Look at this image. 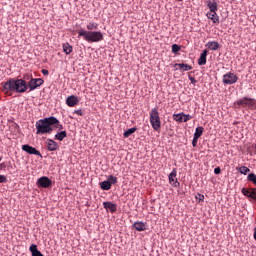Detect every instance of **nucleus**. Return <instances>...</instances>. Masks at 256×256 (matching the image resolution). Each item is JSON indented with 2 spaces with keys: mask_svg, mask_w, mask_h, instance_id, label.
Segmentation results:
<instances>
[{
  "mask_svg": "<svg viewBox=\"0 0 256 256\" xmlns=\"http://www.w3.org/2000/svg\"><path fill=\"white\" fill-rule=\"evenodd\" d=\"M36 135H51L53 127L58 131H63V124L56 117L43 118L36 122Z\"/></svg>",
  "mask_w": 256,
  "mask_h": 256,
  "instance_id": "1",
  "label": "nucleus"
},
{
  "mask_svg": "<svg viewBox=\"0 0 256 256\" xmlns=\"http://www.w3.org/2000/svg\"><path fill=\"white\" fill-rule=\"evenodd\" d=\"M29 79H31L29 74L25 75L24 79L10 78L7 82L2 83V91L5 95H9L11 91H14L15 93H25L27 89H29V86L27 85Z\"/></svg>",
  "mask_w": 256,
  "mask_h": 256,
  "instance_id": "2",
  "label": "nucleus"
},
{
  "mask_svg": "<svg viewBox=\"0 0 256 256\" xmlns=\"http://www.w3.org/2000/svg\"><path fill=\"white\" fill-rule=\"evenodd\" d=\"M81 37H83L84 41H87V43H99L105 39L101 31H87L83 29L78 31V38Z\"/></svg>",
  "mask_w": 256,
  "mask_h": 256,
  "instance_id": "3",
  "label": "nucleus"
},
{
  "mask_svg": "<svg viewBox=\"0 0 256 256\" xmlns=\"http://www.w3.org/2000/svg\"><path fill=\"white\" fill-rule=\"evenodd\" d=\"M150 125L154 131L161 129V117L159 116V110L157 108H152L150 111Z\"/></svg>",
  "mask_w": 256,
  "mask_h": 256,
  "instance_id": "4",
  "label": "nucleus"
},
{
  "mask_svg": "<svg viewBox=\"0 0 256 256\" xmlns=\"http://www.w3.org/2000/svg\"><path fill=\"white\" fill-rule=\"evenodd\" d=\"M238 107H248L249 109H256V100L254 98L243 97L235 102Z\"/></svg>",
  "mask_w": 256,
  "mask_h": 256,
  "instance_id": "5",
  "label": "nucleus"
},
{
  "mask_svg": "<svg viewBox=\"0 0 256 256\" xmlns=\"http://www.w3.org/2000/svg\"><path fill=\"white\" fill-rule=\"evenodd\" d=\"M239 81V76L233 72H227L222 77V83L224 85H235Z\"/></svg>",
  "mask_w": 256,
  "mask_h": 256,
  "instance_id": "6",
  "label": "nucleus"
},
{
  "mask_svg": "<svg viewBox=\"0 0 256 256\" xmlns=\"http://www.w3.org/2000/svg\"><path fill=\"white\" fill-rule=\"evenodd\" d=\"M45 81L42 78H31L28 82L29 91H35L37 87H41Z\"/></svg>",
  "mask_w": 256,
  "mask_h": 256,
  "instance_id": "7",
  "label": "nucleus"
},
{
  "mask_svg": "<svg viewBox=\"0 0 256 256\" xmlns=\"http://www.w3.org/2000/svg\"><path fill=\"white\" fill-rule=\"evenodd\" d=\"M37 185L38 187H42V189H49L51 185H53V182L49 177L47 176H42L37 180Z\"/></svg>",
  "mask_w": 256,
  "mask_h": 256,
  "instance_id": "8",
  "label": "nucleus"
},
{
  "mask_svg": "<svg viewBox=\"0 0 256 256\" xmlns=\"http://www.w3.org/2000/svg\"><path fill=\"white\" fill-rule=\"evenodd\" d=\"M242 195L244 197H248V199L251 201H256V188H242L241 189Z\"/></svg>",
  "mask_w": 256,
  "mask_h": 256,
  "instance_id": "9",
  "label": "nucleus"
},
{
  "mask_svg": "<svg viewBox=\"0 0 256 256\" xmlns=\"http://www.w3.org/2000/svg\"><path fill=\"white\" fill-rule=\"evenodd\" d=\"M22 151H25L26 153H28V155H36L37 157H42L41 152H39L37 148L29 144L22 145Z\"/></svg>",
  "mask_w": 256,
  "mask_h": 256,
  "instance_id": "10",
  "label": "nucleus"
},
{
  "mask_svg": "<svg viewBox=\"0 0 256 256\" xmlns=\"http://www.w3.org/2000/svg\"><path fill=\"white\" fill-rule=\"evenodd\" d=\"M169 183L172 187H180L181 183L177 180V169H173L172 172L168 176Z\"/></svg>",
  "mask_w": 256,
  "mask_h": 256,
  "instance_id": "11",
  "label": "nucleus"
},
{
  "mask_svg": "<svg viewBox=\"0 0 256 256\" xmlns=\"http://www.w3.org/2000/svg\"><path fill=\"white\" fill-rule=\"evenodd\" d=\"M46 147L48 151H57V149H59V144H57V142H55L53 139H47Z\"/></svg>",
  "mask_w": 256,
  "mask_h": 256,
  "instance_id": "12",
  "label": "nucleus"
},
{
  "mask_svg": "<svg viewBox=\"0 0 256 256\" xmlns=\"http://www.w3.org/2000/svg\"><path fill=\"white\" fill-rule=\"evenodd\" d=\"M66 105H68V107H75V105H79V98L75 95L69 96L66 99Z\"/></svg>",
  "mask_w": 256,
  "mask_h": 256,
  "instance_id": "13",
  "label": "nucleus"
},
{
  "mask_svg": "<svg viewBox=\"0 0 256 256\" xmlns=\"http://www.w3.org/2000/svg\"><path fill=\"white\" fill-rule=\"evenodd\" d=\"M103 207L110 213H115V211H117V204L113 202H103Z\"/></svg>",
  "mask_w": 256,
  "mask_h": 256,
  "instance_id": "14",
  "label": "nucleus"
},
{
  "mask_svg": "<svg viewBox=\"0 0 256 256\" xmlns=\"http://www.w3.org/2000/svg\"><path fill=\"white\" fill-rule=\"evenodd\" d=\"M206 3H207L208 9H210L209 13H214V12L218 11L217 1H215V0H208Z\"/></svg>",
  "mask_w": 256,
  "mask_h": 256,
  "instance_id": "15",
  "label": "nucleus"
},
{
  "mask_svg": "<svg viewBox=\"0 0 256 256\" xmlns=\"http://www.w3.org/2000/svg\"><path fill=\"white\" fill-rule=\"evenodd\" d=\"M174 69H180V71H191V69H193V66L189 65V64H183V63H176L174 65Z\"/></svg>",
  "mask_w": 256,
  "mask_h": 256,
  "instance_id": "16",
  "label": "nucleus"
},
{
  "mask_svg": "<svg viewBox=\"0 0 256 256\" xmlns=\"http://www.w3.org/2000/svg\"><path fill=\"white\" fill-rule=\"evenodd\" d=\"M206 17L211 19L212 23L215 25H219V16L217 15V12H207Z\"/></svg>",
  "mask_w": 256,
  "mask_h": 256,
  "instance_id": "17",
  "label": "nucleus"
},
{
  "mask_svg": "<svg viewBox=\"0 0 256 256\" xmlns=\"http://www.w3.org/2000/svg\"><path fill=\"white\" fill-rule=\"evenodd\" d=\"M207 53H209V51L207 50H203V52L201 53L199 59H198V65H207Z\"/></svg>",
  "mask_w": 256,
  "mask_h": 256,
  "instance_id": "18",
  "label": "nucleus"
},
{
  "mask_svg": "<svg viewBox=\"0 0 256 256\" xmlns=\"http://www.w3.org/2000/svg\"><path fill=\"white\" fill-rule=\"evenodd\" d=\"M205 47H207L208 49H210V51H217V49H219V42L217 41H209Z\"/></svg>",
  "mask_w": 256,
  "mask_h": 256,
  "instance_id": "19",
  "label": "nucleus"
},
{
  "mask_svg": "<svg viewBox=\"0 0 256 256\" xmlns=\"http://www.w3.org/2000/svg\"><path fill=\"white\" fill-rule=\"evenodd\" d=\"M133 227L134 229H136V231H145V229H147V224L139 221V222H135L133 224Z\"/></svg>",
  "mask_w": 256,
  "mask_h": 256,
  "instance_id": "20",
  "label": "nucleus"
},
{
  "mask_svg": "<svg viewBox=\"0 0 256 256\" xmlns=\"http://www.w3.org/2000/svg\"><path fill=\"white\" fill-rule=\"evenodd\" d=\"M29 251L32 253V256H45L39 249H37V245L32 244L29 248Z\"/></svg>",
  "mask_w": 256,
  "mask_h": 256,
  "instance_id": "21",
  "label": "nucleus"
},
{
  "mask_svg": "<svg viewBox=\"0 0 256 256\" xmlns=\"http://www.w3.org/2000/svg\"><path fill=\"white\" fill-rule=\"evenodd\" d=\"M63 51L66 55H71V53H73V46L69 43H65L63 44Z\"/></svg>",
  "mask_w": 256,
  "mask_h": 256,
  "instance_id": "22",
  "label": "nucleus"
},
{
  "mask_svg": "<svg viewBox=\"0 0 256 256\" xmlns=\"http://www.w3.org/2000/svg\"><path fill=\"white\" fill-rule=\"evenodd\" d=\"M65 137H67V131H60L54 136V139H56V141H63Z\"/></svg>",
  "mask_w": 256,
  "mask_h": 256,
  "instance_id": "23",
  "label": "nucleus"
},
{
  "mask_svg": "<svg viewBox=\"0 0 256 256\" xmlns=\"http://www.w3.org/2000/svg\"><path fill=\"white\" fill-rule=\"evenodd\" d=\"M86 29L88 31H97V29H99V24L95 22H90L87 24Z\"/></svg>",
  "mask_w": 256,
  "mask_h": 256,
  "instance_id": "24",
  "label": "nucleus"
},
{
  "mask_svg": "<svg viewBox=\"0 0 256 256\" xmlns=\"http://www.w3.org/2000/svg\"><path fill=\"white\" fill-rule=\"evenodd\" d=\"M205 131V128L202 126H199L195 129L194 138L199 139L201 135H203V132Z\"/></svg>",
  "mask_w": 256,
  "mask_h": 256,
  "instance_id": "25",
  "label": "nucleus"
},
{
  "mask_svg": "<svg viewBox=\"0 0 256 256\" xmlns=\"http://www.w3.org/2000/svg\"><path fill=\"white\" fill-rule=\"evenodd\" d=\"M100 188H101L103 191H109V189H111V182H108V180L102 181V182L100 183Z\"/></svg>",
  "mask_w": 256,
  "mask_h": 256,
  "instance_id": "26",
  "label": "nucleus"
},
{
  "mask_svg": "<svg viewBox=\"0 0 256 256\" xmlns=\"http://www.w3.org/2000/svg\"><path fill=\"white\" fill-rule=\"evenodd\" d=\"M237 171H239V173H241L242 175H247L251 169H249L247 166H242L237 168Z\"/></svg>",
  "mask_w": 256,
  "mask_h": 256,
  "instance_id": "27",
  "label": "nucleus"
},
{
  "mask_svg": "<svg viewBox=\"0 0 256 256\" xmlns=\"http://www.w3.org/2000/svg\"><path fill=\"white\" fill-rule=\"evenodd\" d=\"M173 119L177 123H183V113L180 114H173Z\"/></svg>",
  "mask_w": 256,
  "mask_h": 256,
  "instance_id": "28",
  "label": "nucleus"
},
{
  "mask_svg": "<svg viewBox=\"0 0 256 256\" xmlns=\"http://www.w3.org/2000/svg\"><path fill=\"white\" fill-rule=\"evenodd\" d=\"M135 131H137V128H130L127 131L124 132V137L128 138L131 137V135H133V133H135Z\"/></svg>",
  "mask_w": 256,
  "mask_h": 256,
  "instance_id": "29",
  "label": "nucleus"
},
{
  "mask_svg": "<svg viewBox=\"0 0 256 256\" xmlns=\"http://www.w3.org/2000/svg\"><path fill=\"white\" fill-rule=\"evenodd\" d=\"M247 181H251L254 185H256V174L255 173H250L247 176Z\"/></svg>",
  "mask_w": 256,
  "mask_h": 256,
  "instance_id": "30",
  "label": "nucleus"
},
{
  "mask_svg": "<svg viewBox=\"0 0 256 256\" xmlns=\"http://www.w3.org/2000/svg\"><path fill=\"white\" fill-rule=\"evenodd\" d=\"M107 181L110 183V185H115L117 183V177L110 175V176H108Z\"/></svg>",
  "mask_w": 256,
  "mask_h": 256,
  "instance_id": "31",
  "label": "nucleus"
},
{
  "mask_svg": "<svg viewBox=\"0 0 256 256\" xmlns=\"http://www.w3.org/2000/svg\"><path fill=\"white\" fill-rule=\"evenodd\" d=\"M179 51H181V46H179L177 44H173L172 45V53H179Z\"/></svg>",
  "mask_w": 256,
  "mask_h": 256,
  "instance_id": "32",
  "label": "nucleus"
},
{
  "mask_svg": "<svg viewBox=\"0 0 256 256\" xmlns=\"http://www.w3.org/2000/svg\"><path fill=\"white\" fill-rule=\"evenodd\" d=\"M183 123H187V121H191V119H193V116L189 115V114H183Z\"/></svg>",
  "mask_w": 256,
  "mask_h": 256,
  "instance_id": "33",
  "label": "nucleus"
},
{
  "mask_svg": "<svg viewBox=\"0 0 256 256\" xmlns=\"http://www.w3.org/2000/svg\"><path fill=\"white\" fill-rule=\"evenodd\" d=\"M196 201H198V203H203V201H205V196L204 195H202V194H197L196 196Z\"/></svg>",
  "mask_w": 256,
  "mask_h": 256,
  "instance_id": "34",
  "label": "nucleus"
},
{
  "mask_svg": "<svg viewBox=\"0 0 256 256\" xmlns=\"http://www.w3.org/2000/svg\"><path fill=\"white\" fill-rule=\"evenodd\" d=\"M0 183H7V176L0 175Z\"/></svg>",
  "mask_w": 256,
  "mask_h": 256,
  "instance_id": "35",
  "label": "nucleus"
},
{
  "mask_svg": "<svg viewBox=\"0 0 256 256\" xmlns=\"http://www.w3.org/2000/svg\"><path fill=\"white\" fill-rule=\"evenodd\" d=\"M188 77H189V79H190L192 85H195V84L197 83V80L195 79V77H193V76H191V75H189Z\"/></svg>",
  "mask_w": 256,
  "mask_h": 256,
  "instance_id": "36",
  "label": "nucleus"
},
{
  "mask_svg": "<svg viewBox=\"0 0 256 256\" xmlns=\"http://www.w3.org/2000/svg\"><path fill=\"white\" fill-rule=\"evenodd\" d=\"M198 141H199V138H195V137L193 138V140H192L193 147H197Z\"/></svg>",
  "mask_w": 256,
  "mask_h": 256,
  "instance_id": "37",
  "label": "nucleus"
},
{
  "mask_svg": "<svg viewBox=\"0 0 256 256\" xmlns=\"http://www.w3.org/2000/svg\"><path fill=\"white\" fill-rule=\"evenodd\" d=\"M74 113L80 117H83V110H75Z\"/></svg>",
  "mask_w": 256,
  "mask_h": 256,
  "instance_id": "38",
  "label": "nucleus"
},
{
  "mask_svg": "<svg viewBox=\"0 0 256 256\" xmlns=\"http://www.w3.org/2000/svg\"><path fill=\"white\" fill-rule=\"evenodd\" d=\"M214 173H215V175H219L221 173V167H216L214 169Z\"/></svg>",
  "mask_w": 256,
  "mask_h": 256,
  "instance_id": "39",
  "label": "nucleus"
},
{
  "mask_svg": "<svg viewBox=\"0 0 256 256\" xmlns=\"http://www.w3.org/2000/svg\"><path fill=\"white\" fill-rule=\"evenodd\" d=\"M41 73H42V75H49V70H47V69H42L41 70Z\"/></svg>",
  "mask_w": 256,
  "mask_h": 256,
  "instance_id": "40",
  "label": "nucleus"
},
{
  "mask_svg": "<svg viewBox=\"0 0 256 256\" xmlns=\"http://www.w3.org/2000/svg\"><path fill=\"white\" fill-rule=\"evenodd\" d=\"M176 1H183V0H176Z\"/></svg>",
  "mask_w": 256,
  "mask_h": 256,
  "instance_id": "41",
  "label": "nucleus"
},
{
  "mask_svg": "<svg viewBox=\"0 0 256 256\" xmlns=\"http://www.w3.org/2000/svg\"><path fill=\"white\" fill-rule=\"evenodd\" d=\"M0 161H1V157H0Z\"/></svg>",
  "mask_w": 256,
  "mask_h": 256,
  "instance_id": "42",
  "label": "nucleus"
}]
</instances>
